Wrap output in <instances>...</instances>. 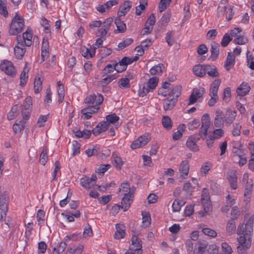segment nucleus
Returning a JSON list of instances; mask_svg holds the SVG:
<instances>
[{"label":"nucleus","mask_w":254,"mask_h":254,"mask_svg":"<svg viewBox=\"0 0 254 254\" xmlns=\"http://www.w3.org/2000/svg\"><path fill=\"white\" fill-rule=\"evenodd\" d=\"M254 217L251 216L244 225L240 224L237 229V247L239 254H247L248 249L252 245V237L253 230Z\"/></svg>","instance_id":"obj_1"},{"label":"nucleus","mask_w":254,"mask_h":254,"mask_svg":"<svg viewBox=\"0 0 254 254\" xmlns=\"http://www.w3.org/2000/svg\"><path fill=\"white\" fill-rule=\"evenodd\" d=\"M113 22V18L109 17L103 22L101 20L93 21L89 23V26L91 28L100 27L96 35L98 36L104 37L110 29Z\"/></svg>","instance_id":"obj_2"},{"label":"nucleus","mask_w":254,"mask_h":254,"mask_svg":"<svg viewBox=\"0 0 254 254\" xmlns=\"http://www.w3.org/2000/svg\"><path fill=\"white\" fill-rule=\"evenodd\" d=\"M159 78L156 76L150 78L147 82L139 84L137 94L139 97H143L148 93L153 91L158 85Z\"/></svg>","instance_id":"obj_3"},{"label":"nucleus","mask_w":254,"mask_h":254,"mask_svg":"<svg viewBox=\"0 0 254 254\" xmlns=\"http://www.w3.org/2000/svg\"><path fill=\"white\" fill-rule=\"evenodd\" d=\"M234 14L233 6L229 5L228 0H221L217 7V17L218 18L225 17L229 21L232 19Z\"/></svg>","instance_id":"obj_4"},{"label":"nucleus","mask_w":254,"mask_h":254,"mask_svg":"<svg viewBox=\"0 0 254 254\" xmlns=\"http://www.w3.org/2000/svg\"><path fill=\"white\" fill-rule=\"evenodd\" d=\"M24 26V18L18 13H15L10 24L9 33L10 35H16L23 31Z\"/></svg>","instance_id":"obj_5"},{"label":"nucleus","mask_w":254,"mask_h":254,"mask_svg":"<svg viewBox=\"0 0 254 254\" xmlns=\"http://www.w3.org/2000/svg\"><path fill=\"white\" fill-rule=\"evenodd\" d=\"M201 201L204 211H200L199 212V214L201 216H203L205 214L210 212L212 208L209 194L206 189H203L202 190Z\"/></svg>","instance_id":"obj_6"},{"label":"nucleus","mask_w":254,"mask_h":254,"mask_svg":"<svg viewBox=\"0 0 254 254\" xmlns=\"http://www.w3.org/2000/svg\"><path fill=\"white\" fill-rule=\"evenodd\" d=\"M151 136L149 133H145L134 140L130 145L132 149L141 148L146 145L150 140Z\"/></svg>","instance_id":"obj_7"},{"label":"nucleus","mask_w":254,"mask_h":254,"mask_svg":"<svg viewBox=\"0 0 254 254\" xmlns=\"http://www.w3.org/2000/svg\"><path fill=\"white\" fill-rule=\"evenodd\" d=\"M201 137L199 134H193L190 135L187 140L186 146L190 151L193 152H197L199 150V147L197 144V142L200 139Z\"/></svg>","instance_id":"obj_8"},{"label":"nucleus","mask_w":254,"mask_h":254,"mask_svg":"<svg viewBox=\"0 0 254 254\" xmlns=\"http://www.w3.org/2000/svg\"><path fill=\"white\" fill-rule=\"evenodd\" d=\"M133 193H129V194L125 193L121 202V207L124 209V211L127 210L130 207L132 202ZM121 206L116 205L113 206L112 209L115 211L120 209Z\"/></svg>","instance_id":"obj_9"},{"label":"nucleus","mask_w":254,"mask_h":254,"mask_svg":"<svg viewBox=\"0 0 254 254\" xmlns=\"http://www.w3.org/2000/svg\"><path fill=\"white\" fill-rule=\"evenodd\" d=\"M0 68L8 75L13 76L16 74V70L12 62L3 60L0 64Z\"/></svg>","instance_id":"obj_10"},{"label":"nucleus","mask_w":254,"mask_h":254,"mask_svg":"<svg viewBox=\"0 0 254 254\" xmlns=\"http://www.w3.org/2000/svg\"><path fill=\"white\" fill-rule=\"evenodd\" d=\"M104 100L103 96L100 94L95 95L90 94L87 96L84 99V102L86 104H92V106H99Z\"/></svg>","instance_id":"obj_11"},{"label":"nucleus","mask_w":254,"mask_h":254,"mask_svg":"<svg viewBox=\"0 0 254 254\" xmlns=\"http://www.w3.org/2000/svg\"><path fill=\"white\" fill-rule=\"evenodd\" d=\"M210 126V119L208 114H204L201 118V127L199 129V134L202 137V135L205 136L207 134L208 129Z\"/></svg>","instance_id":"obj_12"},{"label":"nucleus","mask_w":254,"mask_h":254,"mask_svg":"<svg viewBox=\"0 0 254 254\" xmlns=\"http://www.w3.org/2000/svg\"><path fill=\"white\" fill-rule=\"evenodd\" d=\"M7 210V200L5 197H1L0 198V221L4 222V223L8 225V222L6 219Z\"/></svg>","instance_id":"obj_13"},{"label":"nucleus","mask_w":254,"mask_h":254,"mask_svg":"<svg viewBox=\"0 0 254 254\" xmlns=\"http://www.w3.org/2000/svg\"><path fill=\"white\" fill-rule=\"evenodd\" d=\"M205 93V89L203 87L194 88L191 92L189 99L188 105H190L194 104Z\"/></svg>","instance_id":"obj_14"},{"label":"nucleus","mask_w":254,"mask_h":254,"mask_svg":"<svg viewBox=\"0 0 254 254\" xmlns=\"http://www.w3.org/2000/svg\"><path fill=\"white\" fill-rule=\"evenodd\" d=\"M131 244L130 245V250L131 251H136L137 254H142V244L141 241L134 235L131 238Z\"/></svg>","instance_id":"obj_15"},{"label":"nucleus","mask_w":254,"mask_h":254,"mask_svg":"<svg viewBox=\"0 0 254 254\" xmlns=\"http://www.w3.org/2000/svg\"><path fill=\"white\" fill-rule=\"evenodd\" d=\"M119 120L120 118L116 114H112L106 117L105 123H107L108 127L113 125L114 128L117 129L121 124V123H119Z\"/></svg>","instance_id":"obj_16"},{"label":"nucleus","mask_w":254,"mask_h":254,"mask_svg":"<svg viewBox=\"0 0 254 254\" xmlns=\"http://www.w3.org/2000/svg\"><path fill=\"white\" fill-rule=\"evenodd\" d=\"M99 110V107L97 106H90L83 108L81 112L83 115V119H88L92 117V115L97 113Z\"/></svg>","instance_id":"obj_17"},{"label":"nucleus","mask_w":254,"mask_h":254,"mask_svg":"<svg viewBox=\"0 0 254 254\" xmlns=\"http://www.w3.org/2000/svg\"><path fill=\"white\" fill-rule=\"evenodd\" d=\"M190 171V165L188 160H185L181 163L179 172L180 174V177L182 179H186L189 175Z\"/></svg>","instance_id":"obj_18"},{"label":"nucleus","mask_w":254,"mask_h":254,"mask_svg":"<svg viewBox=\"0 0 254 254\" xmlns=\"http://www.w3.org/2000/svg\"><path fill=\"white\" fill-rule=\"evenodd\" d=\"M227 180L231 188L233 190L237 188V173L236 170L230 171L227 175Z\"/></svg>","instance_id":"obj_19"},{"label":"nucleus","mask_w":254,"mask_h":254,"mask_svg":"<svg viewBox=\"0 0 254 254\" xmlns=\"http://www.w3.org/2000/svg\"><path fill=\"white\" fill-rule=\"evenodd\" d=\"M208 68H209V65L198 64L193 67V72L195 75L202 77L205 75Z\"/></svg>","instance_id":"obj_20"},{"label":"nucleus","mask_w":254,"mask_h":254,"mask_svg":"<svg viewBox=\"0 0 254 254\" xmlns=\"http://www.w3.org/2000/svg\"><path fill=\"white\" fill-rule=\"evenodd\" d=\"M128 64H129V60L127 57H124L115 65V70L118 72H122L126 69Z\"/></svg>","instance_id":"obj_21"},{"label":"nucleus","mask_w":254,"mask_h":254,"mask_svg":"<svg viewBox=\"0 0 254 254\" xmlns=\"http://www.w3.org/2000/svg\"><path fill=\"white\" fill-rule=\"evenodd\" d=\"M131 6V2L130 1H125L124 3L120 6L118 11V16H119V17L125 16L129 11Z\"/></svg>","instance_id":"obj_22"},{"label":"nucleus","mask_w":254,"mask_h":254,"mask_svg":"<svg viewBox=\"0 0 254 254\" xmlns=\"http://www.w3.org/2000/svg\"><path fill=\"white\" fill-rule=\"evenodd\" d=\"M116 229L117 231L114 234V238L118 240L123 238L125 235V226L123 224H117Z\"/></svg>","instance_id":"obj_23"},{"label":"nucleus","mask_w":254,"mask_h":254,"mask_svg":"<svg viewBox=\"0 0 254 254\" xmlns=\"http://www.w3.org/2000/svg\"><path fill=\"white\" fill-rule=\"evenodd\" d=\"M221 84V80L217 79L214 80L210 84L209 89V96H218V91Z\"/></svg>","instance_id":"obj_24"},{"label":"nucleus","mask_w":254,"mask_h":254,"mask_svg":"<svg viewBox=\"0 0 254 254\" xmlns=\"http://www.w3.org/2000/svg\"><path fill=\"white\" fill-rule=\"evenodd\" d=\"M112 161L118 170H120L123 165V161L117 152H113L112 155Z\"/></svg>","instance_id":"obj_25"},{"label":"nucleus","mask_w":254,"mask_h":254,"mask_svg":"<svg viewBox=\"0 0 254 254\" xmlns=\"http://www.w3.org/2000/svg\"><path fill=\"white\" fill-rule=\"evenodd\" d=\"M219 48L220 45L218 43L213 42L211 44V49H210V58L212 60V61L215 60L219 55Z\"/></svg>","instance_id":"obj_26"},{"label":"nucleus","mask_w":254,"mask_h":254,"mask_svg":"<svg viewBox=\"0 0 254 254\" xmlns=\"http://www.w3.org/2000/svg\"><path fill=\"white\" fill-rule=\"evenodd\" d=\"M95 48L91 47L89 48L83 47L81 49L82 56L87 59L93 58L95 55Z\"/></svg>","instance_id":"obj_27"},{"label":"nucleus","mask_w":254,"mask_h":254,"mask_svg":"<svg viewBox=\"0 0 254 254\" xmlns=\"http://www.w3.org/2000/svg\"><path fill=\"white\" fill-rule=\"evenodd\" d=\"M182 87L180 85L172 86L170 89L171 91L169 92L168 97L173 98L177 100L178 98L180 96L182 92Z\"/></svg>","instance_id":"obj_28"},{"label":"nucleus","mask_w":254,"mask_h":254,"mask_svg":"<svg viewBox=\"0 0 254 254\" xmlns=\"http://www.w3.org/2000/svg\"><path fill=\"white\" fill-rule=\"evenodd\" d=\"M250 90V87L246 82H243L237 89V95L239 96H244L247 94Z\"/></svg>","instance_id":"obj_29"},{"label":"nucleus","mask_w":254,"mask_h":254,"mask_svg":"<svg viewBox=\"0 0 254 254\" xmlns=\"http://www.w3.org/2000/svg\"><path fill=\"white\" fill-rule=\"evenodd\" d=\"M237 112L236 111H227L223 118L225 123L227 125L231 124L235 120Z\"/></svg>","instance_id":"obj_30"},{"label":"nucleus","mask_w":254,"mask_h":254,"mask_svg":"<svg viewBox=\"0 0 254 254\" xmlns=\"http://www.w3.org/2000/svg\"><path fill=\"white\" fill-rule=\"evenodd\" d=\"M14 55L17 59H20L23 57L25 52V49L24 47L23 42L18 43L17 45L14 48Z\"/></svg>","instance_id":"obj_31"},{"label":"nucleus","mask_w":254,"mask_h":254,"mask_svg":"<svg viewBox=\"0 0 254 254\" xmlns=\"http://www.w3.org/2000/svg\"><path fill=\"white\" fill-rule=\"evenodd\" d=\"M57 92L58 95V102L62 103L64 98V88L63 84L61 82L58 81L57 85Z\"/></svg>","instance_id":"obj_32"},{"label":"nucleus","mask_w":254,"mask_h":254,"mask_svg":"<svg viewBox=\"0 0 254 254\" xmlns=\"http://www.w3.org/2000/svg\"><path fill=\"white\" fill-rule=\"evenodd\" d=\"M28 72L29 69L26 64L20 75L19 85L22 87L24 86L27 83L28 78Z\"/></svg>","instance_id":"obj_33"},{"label":"nucleus","mask_w":254,"mask_h":254,"mask_svg":"<svg viewBox=\"0 0 254 254\" xmlns=\"http://www.w3.org/2000/svg\"><path fill=\"white\" fill-rule=\"evenodd\" d=\"M80 184L83 188L87 190H89L95 187L90 181L89 178L86 176H84L80 179Z\"/></svg>","instance_id":"obj_34"},{"label":"nucleus","mask_w":254,"mask_h":254,"mask_svg":"<svg viewBox=\"0 0 254 254\" xmlns=\"http://www.w3.org/2000/svg\"><path fill=\"white\" fill-rule=\"evenodd\" d=\"M177 101V100L173 99V98L168 97L167 98L164 100L163 103L164 109L165 111L172 109L174 107Z\"/></svg>","instance_id":"obj_35"},{"label":"nucleus","mask_w":254,"mask_h":254,"mask_svg":"<svg viewBox=\"0 0 254 254\" xmlns=\"http://www.w3.org/2000/svg\"><path fill=\"white\" fill-rule=\"evenodd\" d=\"M235 64V56L231 53H228L225 61V67L227 70H230L232 66Z\"/></svg>","instance_id":"obj_36"},{"label":"nucleus","mask_w":254,"mask_h":254,"mask_svg":"<svg viewBox=\"0 0 254 254\" xmlns=\"http://www.w3.org/2000/svg\"><path fill=\"white\" fill-rule=\"evenodd\" d=\"M142 221L141 226L145 228L149 227L151 224V217L149 212H142Z\"/></svg>","instance_id":"obj_37"},{"label":"nucleus","mask_w":254,"mask_h":254,"mask_svg":"<svg viewBox=\"0 0 254 254\" xmlns=\"http://www.w3.org/2000/svg\"><path fill=\"white\" fill-rule=\"evenodd\" d=\"M32 35V31L29 29H27L23 33V38L26 46H30L31 45Z\"/></svg>","instance_id":"obj_38"},{"label":"nucleus","mask_w":254,"mask_h":254,"mask_svg":"<svg viewBox=\"0 0 254 254\" xmlns=\"http://www.w3.org/2000/svg\"><path fill=\"white\" fill-rule=\"evenodd\" d=\"M121 17H117L115 20V23L116 25L118 31L119 32L122 33L125 31L126 30V24L121 20Z\"/></svg>","instance_id":"obj_39"},{"label":"nucleus","mask_w":254,"mask_h":254,"mask_svg":"<svg viewBox=\"0 0 254 254\" xmlns=\"http://www.w3.org/2000/svg\"><path fill=\"white\" fill-rule=\"evenodd\" d=\"M235 203V199L233 198L230 195H228L226 197V204L222 207V211L224 212H227Z\"/></svg>","instance_id":"obj_40"},{"label":"nucleus","mask_w":254,"mask_h":254,"mask_svg":"<svg viewBox=\"0 0 254 254\" xmlns=\"http://www.w3.org/2000/svg\"><path fill=\"white\" fill-rule=\"evenodd\" d=\"M236 224L234 220H230L226 226V233L228 235H231L236 231Z\"/></svg>","instance_id":"obj_41"},{"label":"nucleus","mask_w":254,"mask_h":254,"mask_svg":"<svg viewBox=\"0 0 254 254\" xmlns=\"http://www.w3.org/2000/svg\"><path fill=\"white\" fill-rule=\"evenodd\" d=\"M212 165L210 162L203 163L200 169V173L202 176H206L211 169Z\"/></svg>","instance_id":"obj_42"},{"label":"nucleus","mask_w":254,"mask_h":254,"mask_svg":"<svg viewBox=\"0 0 254 254\" xmlns=\"http://www.w3.org/2000/svg\"><path fill=\"white\" fill-rule=\"evenodd\" d=\"M34 85L35 93L36 94L39 93L42 88V77L40 76H36L34 80Z\"/></svg>","instance_id":"obj_43"},{"label":"nucleus","mask_w":254,"mask_h":254,"mask_svg":"<svg viewBox=\"0 0 254 254\" xmlns=\"http://www.w3.org/2000/svg\"><path fill=\"white\" fill-rule=\"evenodd\" d=\"M164 69V65L162 64H158L153 66L150 69V73L151 75H160L162 73L163 69Z\"/></svg>","instance_id":"obj_44"},{"label":"nucleus","mask_w":254,"mask_h":254,"mask_svg":"<svg viewBox=\"0 0 254 254\" xmlns=\"http://www.w3.org/2000/svg\"><path fill=\"white\" fill-rule=\"evenodd\" d=\"M162 124L165 129L170 130L172 127L173 123L169 117L165 116L162 117Z\"/></svg>","instance_id":"obj_45"},{"label":"nucleus","mask_w":254,"mask_h":254,"mask_svg":"<svg viewBox=\"0 0 254 254\" xmlns=\"http://www.w3.org/2000/svg\"><path fill=\"white\" fill-rule=\"evenodd\" d=\"M184 204V201L176 199L172 205V211L174 212L180 211Z\"/></svg>","instance_id":"obj_46"},{"label":"nucleus","mask_w":254,"mask_h":254,"mask_svg":"<svg viewBox=\"0 0 254 254\" xmlns=\"http://www.w3.org/2000/svg\"><path fill=\"white\" fill-rule=\"evenodd\" d=\"M147 4V0H140V4L136 7L135 14L140 15L142 11L145 9Z\"/></svg>","instance_id":"obj_47"},{"label":"nucleus","mask_w":254,"mask_h":254,"mask_svg":"<svg viewBox=\"0 0 254 254\" xmlns=\"http://www.w3.org/2000/svg\"><path fill=\"white\" fill-rule=\"evenodd\" d=\"M221 250L223 254H232L233 253L231 246L225 242L221 244Z\"/></svg>","instance_id":"obj_48"},{"label":"nucleus","mask_w":254,"mask_h":254,"mask_svg":"<svg viewBox=\"0 0 254 254\" xmlns=\"http://www.w3.org/2000/svg\"><path fill=\"white\" fill-rule=\"evenodd\" d=\"M112 53V50L105 47H102L99 50V55L102 59L106 58Z\"/></svg>","instance_id":"obj_49"},{"label":"nucleus","mask_w":254,"mask_h":254,"mask_svg":"<svg viewBox=\"0 0 254 254\" xmlns=\"http://www.w3.org/2000/svg\"><path fill=\"white\" fill-rule=\"evenodd\" d=\"M172 85L169 82H165L163 83L162 88L159 90V94L164 96H166L167 94V92L165 91L166 89H170L172 88Z\"/></svg>","instance_id":"obj_50"},{"label":"nucleus","mask_w":254,"mask_h":254,"mask_svg":"<svg viewBox=\"0 0 254 254\" xmlns=\"http://www.w3.org/2000/svg\"><path fill=\"white\" fill-rule=\"evenodd\" d=\"M119 192L122 195H125V193L129 194V193H131L129 184L127 183H122L119 189Z\"/></svg>","instance_id":"obj_51"},{"label":"nucleus","mask_w":254,"mask_h":254,"mask_svg":"<svg viewBox=\"0 0 254 254\" xmlns=\"http://www.w3.org/2000/svg\"><path fill=\"white\" fill-rule=\"evenodd\" d=\"M40 23L44 28V31L46 34H50L51 30L48 20L44 17L41 18Z\"/></svg>","instance_id":"obj_52"},{"label":"nucleus","mask_w":254,"mask_h":254,"mask_svg":"<svg viewBox=\"0 0 254 254\" xmlns=\"http://www.w3.org/2000/svg\"><path fill=\"white\" fill-rule=\"evenodd\" d=\"M24 127V122L22 121H19L18 123H15L13 125V130L15 133L20 132Z\"/></svg>","instance_id":"obj_53"},{"label":"nucleus","mask_w":254,"mask_h":254,"mask_svg":"<svg viewBox=\"0 0 254 254\" xmlns=\"http://www.w3.org/2000/svg\"><path fill=\"white\" fill-rule=\"evenodd\" d=\"M206 72L209 76L212 77H217L219 76V73L217 68L215 66H211L210 65L209 68H208Z\"/></svg>","instance_id":"obj_54"},{"label":"nucleus","mask_w":254,"mask_h":254,"mask_svg":"<svg viewBox=\"0 0 254 254\" xmlns=\"http://www.w3.org/2000/svg\"><path fill=\"white\" fill-rule=\"evenodd\" d=\"M224 122H225L224 118L220 114L216 115L214 121V125L215 127H223Z\"/></svg>","instance_id":"obj_55"},{"label":"nucleus","mask_w":254,"mask_h":254,"mask_svg":"<svg viewBox=\"0 0 254 254\" xmlns=\"http://www.w3.org/2000/svg\"><path fill=\"white\" fill-rule=\"evenodd\" d=\"M200 126L199 121L198 119H194L190 122L188 124V128L190 130H194Z\"/></svg>","instance_id":"obj_56"},{"label":"nucleus","mask_w":254,"mask_h":254,"mask_svg":"<svg viewBox=\"0 0 254 254\" xmlns=\"http://www.w3.org/2000/svg\"><path fill=\"white\" fill-rule=\"evenodd\" d=\"M115 78L116 76L114 75H109L106 77L104 78L101 80L99 82L101 85L104 86L111 83Z\"/></svg>","instance_id":"obj_57"},{"label":"nucleus","mask_w":254,"mask_h":254,"mask_svg":"<svg viewBox=\"0 0 254 254\" xmlns=\"http://www.w3.org/2000/svg\"><path fill=\"white\" fill-rule=\"evenodd\" d=\"M171 0H161L159 4V10L160 12L164 11L170 5Z\"/></svg>","instance_id":"obj_58"},{"label":"nucleus","mask_w":254,"mask_h":254,"mask_svg":"<svg viewBox=\"0 0 254 254\" xmlns=\"http://www.w3.org/2000/svg\"><path fill=\"white\" fill-rule=\"evenodd\" d=\"M66 244L65 242H61L59 246L56 248H54L53 250V254H60L62 253L66 248Z\"/></svg>","instance_id":"obj_59"},{"label":"nucleus","mask_w":254,"mask_h":254,"mask_svg":"<svg viewBox=\"0 0 254 254\" xmlns=\"http://www.w3.org/2000/svg\"><path fill=\"white\" fill-rule=\"evenodd\" d=\"M119 86L123 89L129 88L130 87L129 80L127 78H123L119 81Z\"/></svg>","instance_id":"obj_60"},{"label":"nucleus","mask_w":254,"mask_h":254,"mask_svg":"<svg viewBox=\"0 0 254 254\" xmlns=\"http://www.w3.org/2000/svg\"><path fill=\"white\" fill-rule=\"evenodd\" d=\"M93 235V232L91 227L89 225L87 224L83 229V237L84 238L91 237Z\"/></svg>","instance_id":"obj_61"},{"label":"nucleus","mask_w":254,"mask_h":254,"mask_svg":"<svg viewBox=\"0 0 254 254\" xmlns=\"http://www.w3.org/2000/svg\"><path fill=\"white\" fill-rule=\"evenodd\" d=\"M202 232L204 235H207L212 238L216 237L217 235V233L215 231L209 228H202Z\"/></svg>","instance_id":"obj_62"},{"label":"nucleus","mask_w":254,"mask_h":254,"mask_svg":"<svg viewBox=\"0 0 254 254\" xmlns=\"http://www.w3.org/2000/svg\"><path fill=\"white\" fill-rule=\"evenodd\" d=\"M60 169L61 166L60 162L58 161H56L55 163V168L52 173L53 180H55L57 179L56 177L58 175V173H60Z\"/></svg>","instance_id":"obj_63"},{"label":"nucleus","mask_w":254,"mask_h":254,"mask_svg":"<svg viewBox=\"0 0 254 254\" xmlns=\"http://www.w3.org/2000/svg\"><path fill=\"white\" fill-rule=\"evenodd\" d=\"M133 42L131 38H127L118 44V47L120 49H123L127 46L130 45Z\"/></svg>","instance_id":"obj_64"}]
</instances>
